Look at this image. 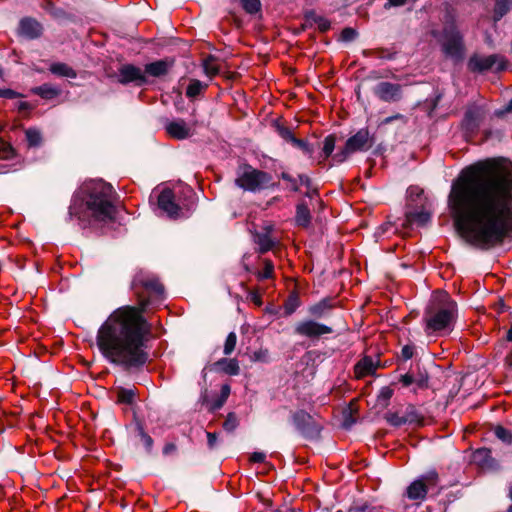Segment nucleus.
Wrapping results in <instances>:
<instances>
[{"mask_svg": "<svg viewBox=\"0 0 512 512\" xmlns=\"http://www.w3.org/2000/svg\"><path fill=\"white\" fill-rule=\"evenodd\" d=\"M448 207L468 242L483 248L501 243L512 222V162L489 158L462 169L452 182Z\"/></svg>", "mask_w": 512, "mask_h": 512, "instance_id": "f257e3e1", "label": "nucleus"}, {"mask_svg": "<svg viewBox=\"0 0 512 512\" xmlns=\"http://www.w3.org/2000/svg\"><path fill=\"white\" fill-rule=\"evenodd\" d=\"M375 139L370 135L368 129L362 128L353 136L349 137L345 146L333 156V164H339L346 161L356 152H364L374 145Z\"/></svg>", "mask_w": 512, "mask_h": 512, "instance_id": "423d86ee", "label": "nucleus"}, {"mask_svg": "<svg viewBox=\"0 0 512 512\" xmlns=\"http://www.w3.org/2000/svg\"><path fill=\"white\" fill-rule=\"evenodd\" d=\"M300 306V300L297 294H291L285 303L286 314H292Z\"/></svg>", "mask_w": 512, "mask_h": 512, "instance_id": "c9c22d12", "label": "nucleus"}, {"mask_svg": "<svg viewBox=\"0 0 512 512\" xmlns=\"http://www.w3.org/2000/svg\"><path fill=\"white\" fill-rule=\"evenodd\" d=\"M117 397H118L119 402L125 403V404H130V403H132V401L134 399V392L131 389H121L118 392Z\"/></svg>", "mask_w": 512, "mask_h": 512, "instance_id": "a19ab883", "label": "nucleus"}, {"mask_svg": "<svg viewBox=\"0 0 512 512\" xmlns=\"http://www.w3.org/2000/svg\"><path fill=\"white\" fill-rule=\"evenodd\" d=\"M413 354H414V347L411 346V345H405L402 349H401V357L404 359V360H409L413 357Z\"/></svg>", "mask_w": 512, "mask_h": 512, "instance_id": "de8ad7c7", "label": "nucleus"}, {"mask_svg": "<svg viewBox=\"0 0 512 512\" xmlns=\"http://www.w3.org/2000/svg\"><path fill=\"white\" fill-rule=\"evenodd\" d=\"M294 331L297 335L307 338H318L325 334H330L333 329L325 324L313 320H304L296 324Z\"/></svg>", "mask_w": 512, "mask_h": 512, "instance_id": "9d476101", "label": "nucleus"}, {"mask_svg": "<svg viewBox=\"0 0 512 512\" xmlns=\"http://www.w3.org/2000/svg\"><path fill=\"white\" fill-rule=\"evenodd\" d=\"M387 420L391 425L399 427L406 423H412L414 421H417L418 418L417 417H415V418L414 417H404V416H400L397 413H394V414L388 415Z\"/></svg>", "mask_w": 512, "mask_h": 512, "instance_id": "c756f323", "label": "nucleus"}, {"mask_svg": "<svg viewBox=\"0 0 512 512\" xmlns=\"http://www.w3.org/2000/svg\"><path fill=\"white\" fill-rule=\"evenodd\" d=\"M395 120H405V117L402 114H395L393 116L387 117L382 121V124H389Z\"/></svg>", "mask_w": 512, "mask_h": 512, "instance_id": "052dcab7", "label": "nucleus"}, {"mask_svg": "<svg viewBox=\"0 0 512 512\" xmlns=\"http://www.w3.org/2000/svg\"><path fill=\"white\" fill-rule=\"evenodd\" d=\"M50 72L61 77L75 78L76 72L65 63H53L49 68Z\"/></svg>", "mask_w": 512, "mask_h": 512, "instance_id": "a878e982", "label": "nucleus"}, {"mask_svg": "<svg viewBox=\"0 0 512 512\" xmlns=\"http://www.w3.org/2000/svg\"><path fill=\"white\" fill-rule=\"evenodd\" d=\"M204 70L207 75L213 76L218 73V68L213 64L212 61H205Z\"/></svg>", "mask_w": 512, "mask_h": 512, "instance_id": "09e8293b", "label": "nucleus"}, {"mask_svg": "<svg viewBox=\"0 0 512 512\" xmlns=\"http://www.w3.org/2000/svg\"><path fill=\"white\" fill-rule=\"evenodd\" d=\"M430 218V213L422 209L420 211L407 212L405 221L408 225L417 224L419 226H424L430 221Z\"/></svg>", "mask_w": 512, "mask_h": 512, "instance_id": "aec40b11", "label": "nucleus"}, {"mask_svg": "<svg viewBox=\"0 0 512 512\" xmlns=\"http://www.w3.org/2000/svg\"><path fill=\"white\" fill-rule=\"evenodd\" d=\"M404 417H417L418 420L417 421H414L413 423H419L422 419V417L417 413V411L415 410V408L413 406H409L406 410V414L404 415Z\"/></svg>", "mask_w": 512, "mask_h": 512, "instance_id": "6e6d98bb", "label": "nucleus"}, {"mask_svg": "<svg viewBox=\"0 0 512 512\" xmlns=\"http://www.w3.org/2000/svg\"><path fill=\"white\" fill-rule=\"evenodd\" d=\"M196 122L188 124L185 120L178 118L168 121L165 125L167 134L177 140H184L194 135Z\"/></svg>", "mask_w": 512, "mask_h": 512, "instance_id": "f8f14e48", "label": "nucleus"}, {"mask_svg": "<svg viewBox=\"0 0 512 512\" xmlns=\"http://www.w3.org/2000/svg\"><path fill=\"white\" fill-rule=\"evenodd\" d=\"M28 108V103L26 102H21L20 105H19V109L20 110H24V109H27Z\"/></svg>", "mask_w": 512, "mask_h": 512, "instance_id": "338daca9", "label": "nucleus"}, {"mask_svg": "<svg viewBox=\"0 0 512 512\" xmlns=\"http://www.w3.org/2000/svg\"><path fill=\"white\" fill-rule=\"evenodd\" d=\"M489 459H491V451L487 448H480L473 454V460L481 466L486 465Z\"/></svg>", "mask_w": 512, "mask_h": 512, "instance_id": "7c9ffc66", "label": "nucleus"}, {"mask_svg": "<svg viewBox=\"0 0 512 512\" xmlns=\"http://www.w3.org/2000/svg\"><path fill=\"white\" fill-rule=\"evenodd\" d=\"M418 388H425L427 387V384H428V378L427 376H419L417 378H415V383H414Z\"/></svg>", "mask_w": 512, "mask_h": 512, "instance_id": "4d7b16f0", "label": "nucleus"}, {"mask_svg": "<svg viewBox=\"0 0 512 512\" xmlns=\"http://www.w3.org/2000/svg\"><path fill=\"white\" fill-rule=\"evenodd\" d=\"M506 111H508V112L512 111V99L509 101V103L506 107Z\"/></svg>", "mask_w": 512, "mask_h": 512, "instance_id": "774afa93", "label": "nucleus"}, {"mask_svg": "<svg viewBox=\"0 0 512 512\" xmlns=\"http://www.w3.org/2000/svg\"><path fill=\"white\" fill-rule=\"evenodd\" d=\"M175 449H176V447L174 444H167L163 449V453L167 455V454L171 453L172 451H174Z\"/></svg>", "mask_w": 512, "mask_h": 512, "instance_id": "69168bd1", "label": "nucleus"}, {"mask_svg": "<svg viewBox=\"0 0 512 512\" xmlns=\"http://www.w3.org/2000/svg\"><path fill=\"white\" fill-rule=\"evenodd\" d=\"M266 459V455L263 452H254L250 456V461L253 463H262Z\"/></svg>", "mask_w": 512, "mask_h": 512, "instance_id": "5fc2aeb1", "label": "nucleus"}, {"mask_svg": "<svg viewBox=\"0 0 512 512\" xmlns=\"http://www.w3.org/2000/svg\"><path fill=\"white\" fill-rule=\"evenodd\" d=\"M438 484V474L429 471L419 479L413 481L407 488V497L411 500H423L430 489Z\"/></svg>", "mask_w": 512, "mask_h": 512, "instance_id": "1a4fd4ad", "label": "nucleus"}, {"mask_svg": "<svg viewBox=\"0 0 512 512\" xmlns=\"http://www.w3.org/2000/svg\"><path fill=\"white\" fill-rule=\"evenodd\" d=\"M275 128H276V131H277L278 135L283 140L293 144V140H295L296 137L293 135L292 131L288 127H285V126H283L281 124H276Z\"/></svg>", "mask_w": 512, "mask_h": 512, "instance_id": "72a5a7b5", "label": "nucleus"}, {"mask_svg": "<svg viewBox=\"0 0 512 512\" xmlns=\"http://www.w3.org/2000/svg\"><path fill=\"white\" fill-rule=\"evenodd\" d=\"M238 426V420L235 414L229 413L226 420L223 423V428L228 431L232 432L235 430V428Z\"/></svg>", "mask_w": 512, "mask_h": 512, "instance_id": "79ce46f5", "label": "nucleus"}, {"mask_svg": "<svg viewBox=\"0 0 512 512\" xmlns=\"http://www.w3.org/2000/svg\"><path fill=\"white\" fill-rule=\"evenodd\" d=\"M141 437H142V440H143L144 445L146 446V448L148 450H150L152 445H153L152 438L149 435H147L146 433H144V432H141Z\"/></svg>", "mask_w": 512, "mask_h": 512, "instance_id": "bf43d9fd", "label": "nucleus"}, {"mask_svg": "<svg viewBox=\"0 0 512 512\" xmlns=\"http://www.w3.org/2000/svg\"><path fill=\"white\" fill-rule=\"evenodd\" d=\"M380 395L385 399H389L392 395V391L389 388L385 387L381 390Z\"/></svg>", "mask_w": 512, "mask_h": 512, "instance_id": "0e129e2a", "label": "nucleus"}, {"mask_svg": "<svg viewBox=\"0 0 512 512\" xmlns=\"http://www.w3.org/2000/svg\"><path fill=\"white\" fill-rule=\"evenodd\" d=\"M32 91L44 99H53L60 94V89L51 84H43Z\"/></svg>", "mask_w": 512, "mask_h": 512, "instance_id": "393cba45", "label": "nucleus"}, {"mask_svg": "<svg viewBox=\"0 0 512 512\" xmlns=\"http://www.w3.org/2000/svg\"><path fill=\"white\" fill-rule=\"evenodd\" d=\"M292 145L297 147L298 149L302 150L305 154H307L310 157L312 156V154L314 152L313 147L307 141H304V140H301L298 138L293 140Z\"/></svg>", "mask_w": 512, "mask_h": 512, "instance_id": "ea45409f", "label": "nucleus"}, {"mask_svg": "<svg viewBox=\"0 0 512 512\" xmlns=\"http://www.w3.org/2000/svg\"><path fill=\"white\" fill-rule=\"evenodd\" d=\"M230 395V386L225 384L221 387V395L220 398L217 400V402L214 404V408L218 409L222 407V405L225 403L227 398Z\"/></svg>", "mask_w": 512, "mask_h": 512, "instance_id": "c03bdc74", "label": "nucleus"}, {"mask_svg": "<svg viewBox=\"0 0 512 512\" xmlns=\"http://www.w3.org/2000/svg\"><path fill=\"white\" fill-rule=\"evenodd\" d=\"M0 96L12 99L17 96V93L11 89H5V90H0Z\"/></svg>", "mask_w": 512, "mask_h": 512, "instance_id": "680f3d73", "label": "nucleus"}, {"mask_svg": "<svg viewBox=\"0 0 512 512\" xmlns=\"http://www.w3.org/2000/svg\"><path fill=\"white\" fill-rule=\"evenodd\" d=\"M217 366L228 375H238L240 372L239 363L236 359L223 358L217 362Z\"/></svg>", "mask_w": 512, "mask_h": 512, "instance_id": "5701e85b", "label": "nucleus"}, {"mask_svg": "<svg viewBox=\"0 0 512 512\" xmlns=\"http://www.w3.org/2000/svg\"><path fill=\"white\" fill-rule=\"evenodd\" d=\"M143 285L148 299L142 307L116 309L100 326L96 336V344L103 357L127 368L142 366L148 360L145 351L148 326L142 312L149 303L162 300L164 294V287L157 279H148Z\"/></svg>", "mask_w": 512, "mask_h": 512, "instance_id": "f03ea898", "label": "nucleus"}, {"mask_svg": "<svg viewBox=\"0 0 512 512\" xmlns=\"http://www.w3.org/2000/svg\"><path fill=\"white\" fill-rule=\"evenodd\" d=\"M483 117V111L481 107L473 105L468 107L463 120V125L466 130L473 131L476 129Z\"/></svg>", "mask_w": 512, "mask_h": 512, "instance_id": "f3484780", "label": "nucleus"}, {"mask_svg": "<svg viewBox=\"0 0 512 512\" xmlns=\"http://www.w3.org/2000/svg\"><path fill=\"white\" fill-rule=\"evenodd\" d=\"M281 178L289 183L290 189L293 191H298V180L297 178L292 177L290 174L283 172L281 174Z\"/></svg>", "mask_w": 512, "mask_h": 512, "instance_id": "a18cd8bd", "label": "nucleus"}, {"mask_svg": "<svg viewBox=\"0 0 512 512\" xmlns=\"http://www.w3.org/2000/svg\"><path fill=\"white\" fill-rule=\"evenodd\" d=\"M376 97L384 102H397L402 98V86L388 81L379 82L373 89Z\"/></svg>", "mask_w": 512, "mask_h": 512, "instance_id": "9b49d317", "label": "nucleus"}, {"mask_svg": "<svg viewBox=\"0 0 512 512\" xmlns=\"http://www.w3.org/2000/svg\"><path fill=\"white\" fill-rule=\"evenodd\" d=\"M373 508L367 504L354 505L350 508L349 512H372Z\"/></svg>", "mask_w": 512, "mask_h": 512, "instance_id": "864d4df0", "label": "nucleus"}, {"mask_svg": "<svg viewBox=\"0 0 512 512\" xmlns=\"http://www.w3.org/2000/svg\"><path fill=\"white\" fill-rule=\"evenodd\" d=\"M508 61L499 54H491L488 56L474 54L468 61V69L472 72L482 73L491 69L499 72L507 68Z\"/></svg>", "mask_w": 512, "mask_h": 512, "instance_id": "6e6552de", "label": "nucleus"}, {"mask_svg": "<svg viewBox=\"0 0 512 512\" xmlns=\"http://www.w3.org/2000/svg\"><path fill=\"white\" fill-rule=\"evenodd\" d=\"M335 143L336 138L334 135H328L327 137H325L321 153V157L323 158V160H326L329 157L333 158L334 155H332V153L335 149Z\"/></svg>", "mask_w": 512, "mask_h": 512, "instance_id": "bb28decb", "label": "nucleus"}, {"mask_svg": "<svg viewBox=\"0 0 512 512\" xmlns=\"http://www.w3.org/2000/svg\"><path fill=\"white\" fill-rule=\"evenodd\" d=\"M293 422L297 429L305 435H314L320 430V426L315 423L313 417L303 410L297 411L293 415Z\"/></svg>", "mask_w": 512, "mask_h": 512, "instance_id": "4468645a", "label": "nucleus"}, {"mask_svg": "<svg viewBox=\"0 0 512 512\" xmlns=\"http://www.w3.org/2000/svg\"><path fill=\"white\" fill-rule=\"evenodd\" d=\"M14 149L10 143L0 139V159L8 160L14 157Z\"/></svg>", "mask_w": 512, "mask_h": 512, "instance_id": "473e14b6", "label": "nucleus"}, {"mask_svg": "<svg viewBox=\"0 0 512 512\" xmlns=\"http://www.w3.org/2000/svg\"><path fill=\"white\" fill-rule=\"evenodd\" d=\"M217 442V436L215 433L207 432V443L210 448H214Z\"/></svg>", "mask_w": 512, "mask_h": 512, "instance_id": "13d9d810", "label": "nucleus"}, {"mask_svg": "<svg viewBox=\"0 0 512 512\" xmlns=\"http://www.w3.org/2000/svg\"><path fill=\"white\" fill-rule=\"evenodd\" d=\"M512 8V0H496L495 21L500 20Z\"/></svg>", "mask_w": 512, "mask_h": 512, "instance_id": "cd10ccee", "label": "nucleus"}, {"mask_svg": "<svg viewBox=\"0 0 512 512\" xmlns=\"http://www.w3.org/2000/svg\"><path fill=\"white\" fill-rule=\"evenodd\" d=\"M407 3V0H387V2L384 4L385 9H390L393 7H401L404 6Z\"/></svg>", "mask_w": 512, "mask_h": 512, "instance_id": "3c124183", "label": "nucleus"}, {"mask_svg": "<svg viewBox=\"0 0 512 512\" xmlns=\"http://www.w3.org/2000/svg\"><path fill=\"white\" fill-rule=\"evenodd\" d=\"M158 206L170 218H178L180 216V208L174 202V194L170 189H163L158 196Z\"/></svg>", "mask_w": 512, "mask_h": 512, "instance_id": "2eb2a0df", "label": "nucleus"}, {"mask_svg": "<svg viewBox=\"0 0 512 512\" xmlns=\"http://www.w3.org/2000/svg\"><path fill=\"white\" fill-rule=\"evenodd\" d=\"M494 434L499 440L506 444H510L512 442V433L502 426H497L494 429Z\"/></svg>", "mask_w": 512, "mask_h": 512, "instance_id": "f704fd0d", "label": "nucleus"}, {"mask_svg": "<svg viewBox=\"0 0 512 512\" xmlns=\"http://www.w3.org/2000/svg\"><path fill=\"white\" fill-rule=\"evenodd\" d=\"M409 198H418L423 194V190L417 186H410L407 190Z\"/></svg>", "mask_w": 512, "mask_h": 512, "instance_id": "603ef678", "label": "nucleus"}, {"mask_svg": "<svg viewBox=\"0 0 512 512\" xmlns=\"http://www.w3.org/2000/svg\"><path fill=\"white\" fill-rule=\"evenodd\" d=\"M273 270H274V266L272 264L271 261L269 260H264V268H263V271H261L259 274H258V277L260 279H268V278H271L272 277V274H273Z\"/></svg>", "mask_w": 512, "mask_h": 512, "instance_id": "37998d69", "label": "nucleus"}, {"mask_svg": "<svg viewBox=\"0 0 512 512\" xmlns=\"http://www.w3.org/2000/svg\"><path fill=\"white\" fill-rule=\"evenodd\" d=\"M118 81L122 84L134 83L140 86L146 83V77L141 68L132 64H126L119 69Z\"/></svg>", "mask_w": 512, "mask_h": 512, "instance_id": "ddd939ff", "label": "nucleus"}, {"mask_svg": "<svg viewBox=\"0 0 512 512\" xmlns=\"http://www.w3.org/2000/svg\"><path fill=\"white\" fill-rule=\"evenodd\" d=\"M237 336L235 332H230L225 340L223 352L225 355H230L236 346Z\"/></svg>", "mask_w": 512, "mask_h": 512, "instance_id": "e433bc0d", "label": "nucleus"}, {"mask_svg": "<svg viewBox=\"0 0 512 512\" xmlns=\"http://www.w3.org/2000/svg\"><path fill=\"white\" fill-rule=\"evenodd\" d=\"M297 180H298V186H300V185L309 186L310 185V178L305 174H300L298 176Z\"/></svg>", "mask_w": 512, "mask_h": 512, "instance_id": "e2e57ef3", "label": "nucleus"}, {"mask_svg": "<svg viewBox=\"0 0 512 512\" xmlns=\"http://www.w3.org/2000/svg\"><path fill=\"white\" fill-rule=\"evenodd\" d=\"M332 304L329 299H322L318 303L311 305L308 308V312L310 315L316 318H322L326 316L329 311L332 309Z\"/></svg>", "mask_w": 512, "mask_h": 512, "instance_id": "412c9836", "label": "nucleus"}, {"mask_svg": "<svg viewBox=\"0 0 512 512\" xmlns=\"http://www.w3.org/2000/svg\"><path fill=\"white\" fill-rule=\"evenodd\" d=\"M400 383L404 387H408V386H410V385L415 383V377L412 374H409V373L404 374L400 378Z\"/></svg>", "mask_w": 512, "mask_h": 512, "instance_id": "8fccbe9b", "label": "nucleus"}, {"mask_svg": "<svg viewBox=\"0 0 512 512\" xmlns=\"http://www.w3.org/2000/svg\"><path fill=\"white\" fill-rule=\"evenodd\" d=\"M19 32L26 38L34 39L41 35L42 27L36 20L31 18H24L20 21Z\"/></svg>", "mask_w": 512, "mask_h": 512, "instance_id": "dca6fc26", "label": "nucleus"}, {"mask_svg": "<svg viewBox=\"0 0 512 512\" xmlns=\"http://www.w3.org/2000/svg\"><path fill=\"white\" fill-rule=\"evenodd\" d=\"M356 36H357V33L352 28H345L341 32V38L344 41H352L356 38Z\"/></svg>", "mask_w": 512, "mask_h": 512, "instance_id": "49530a36", "label": "nucleus"}, {"mask_svg": "<svg viewBox=\"0 0 512 512\" xmlns=\"http://www.w3.org/2000/svg\"><path fill=\"white\" fill-rule=\"evenodd\" d=\"M250 359L253 362H268L269 361V351L267 349H260L257 351H254L250 355Z\"/></svg>", "mask_w": 512, "mask_h": 512, "instance_id": "58836bf2", "label": "nucleus"}, {"mask_svg": "<svg viewBox=\"0 0 512 512\" xmlns=\"http://www.w3.org/2000/svg\"><path fill=\"white\" fill-rule=\"evenodd\" d=\"M81 204L74 199L69 215L77 217L85 227L111 221L115 214L113 187L102 180L85 182L80 189Z\"/></svg>", "mask_w": 512, "mask_h": 512, "instance_id": "7ed1b4c3", "label": "nucleus"}, {"mask_svg": "<svg viewBox=\"0 0 512 512\" xmlns=\"http://www.w3.org/2000/svg\"><path fill=\"white\" fill-rule=\"evenodd\" d=\"M295 221L297 225L302 227H308L311 221V215L308 207L300 203L297 205Z\"/></svg>", "mask_w": 512, "mask_h": 512, "instance_id": "b1692460", "label": "nucleus"}, {"mask_svg": "<svg viewBox=\"0 0 512 512\" xmlns=\"http://www.w3.org/2000/svg\"><path fill=\"white\" fill-rule=\"evenodd\" d=\"M172 65L173 61L171 60H158L147 64L145 66V73L153 77H160L167 74Z\"/></svg>", "mask_w": 512, "mask_h": 512, "instance_id": "a211bd4d", "label": "nucleus"}, {"mask_svg": "<svg viewBox=\"0 0 512 512\" xmlns=\"http://www.w3.org/2000/svg\"><path fill=\"white\" fill-rule=\"evenodd\" d=\"M206 88V85L203 84L201 81L193 79L190 81L187 90L186 95L189 98H195L198 95L201 94V92Z\"/></svg>", "mask_w": 512, "mask_h": 512, "instance_id": "c85d7f7f", "label": "nucleus"}, {"mask_svg": "<svg viewBox=\"0 0 512 512\" xmlns=\"http://www.w3.org/2000/svg\"><path fill=\"white\" fill-rule=\"evenodd\" d=\"M256 244L259 246V251L265 253L273 248L275 241L270 237L269 230L265 233H257L254 237Z\"/></svg>", "mask_w": 512, "mask_h": 512, "instance_id": "4be33fe9", "label": "nucleus"}, {"mask_svg": "<svg viewBox=\"0 0 512 512\" xmlns=\"http://www.w3.org/2000/svg\"><path fill=\"white\" fill-rule=\"evenodd\" d=\"M377 369V364L371 357H364L361 359L354 368L357 378H362L374 374Z\"/></svg>", "mask_w": 512, "mask_h": 512, "instance_id": "6ab92c4d", "label": "nucleus"}, {"mask_svg": "<svg viewBox=\"0 0 512 512\" xmlns=\"http://www.w3.org/2000/svg\"><path fill=\"white\" fill-rule=\"evenodd\" d=\"M26 140L29 144V146L35 147L40 145L42 137L40 132L37 129H27L25 132Z\"/></svg>", "mask_w": 512, "mask_h": 512, "instance_id": "2f4dec72", "label": "nucleus"}, {"mask_svg": "<svg viewBox=\"0 0 512 512\" xmlns=\"http://www.w3.org/2000/svg\"><path fill=\"white\" fill-rule=\"evenodd\" d=\"M441 46L447 57L456 61L463 59L465 53L463 36L454 22H451L444 27Z\"/></svg>", "mask_w": 512, "mask_h": 512, "instance_id": "0eeeda50", "label": "nucleus"}, {"mask_svg": "<svg viewBox=\"0 0 512 512\" xmlns=\"http://www.w3.org/2000/svg\"><path fill=\"white\" fill-rule=\"evenodd\" d=\"M235 184L243 190L256 192L273 185L272 175L250 165H243L237 171Z\"/></svg>", "mask_w": 512, "mask_h": 512, "instance_id": "39448f33", "label": "nucleus"}, {"mask_svg": "<svg viewBox=\"0 0 512 512\" xmlns=\"http://www.w3.org/2000/svg\"><path fill=\"white\" fill-rule=\"evenodd\" d=\"M243 9L250 14H254L260 10V0H241Z\"/></svg>", "mask_w": 512, "mask_h": 512, "instance_id": "4c0bfd02", "label": "nucleus"}, {"mask_svg": "<svg viewBox=\"0 0 512 512\" xmlns=\"http://www.w3.org/2000/svg\"><path fill=\"white\" fill-rule=\"evenodd\" d=\"M457 304L446 292H437L430 299L423 316L427 335L443 336L454 327Z\"/></svg>", "mask_w": 512, "mask_h": 512, "instance_id": "20e7f679", "label": "nucleus"}]
</instances>
